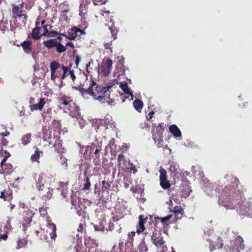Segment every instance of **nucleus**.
Instances as JSON below:
<instances>
[{"label":"nucleus","mask_w":252,"mask_h":252,"mask_svg":"<svg viewBox=\"0 0 252 252\" xmlns=\"http://www.w3.org/2000/svg\"><path fill=\"white\" fill-rule=\"evenodd\" d=\"M2 161L0 162V166L4 172L6 173L10 172L12 170V165L9 163L3 162L2 164Z\"/></svg>","instance_id":"nucleus-34"},{"label":"nucleus","mask_w":252,"mask_h":252,"mask_svg":"<svg viewBox=\"0 0 252 252\" xmlns=\"http://www.w3.org/2000/svg\"><path fill=\"white\" fill-rule=\"evenodd\" d=\"M8 23L7 22H4L3 21H1L0 22V30L5 31V29L7 28Z\"/></svg>","instance_id":"nucleus-56"},{"label":"nucleus","mask_w":252,"mask_h":252,"mask_svg":"<svg viewBox=\"0 0 252 252\" xmlns=\"http://www.w3.org/2000/svg\"><path fill=\"white\" fill-rule=\"evenodd\" d=\"M125 161V156L123 154H120L118 157V166L119 167H121L122 162Z\"/></svg>","instance_id":"nucleus-51"},{"label":"nucleus","mask_w":252,"mask_h":252,"mask_svg":"<svg viewBox=\"0 0 252 252\" xmlns=\"http://www.w3.org/2000/svg\"><path fill=\"white\" fill-rule=\"evenodd\" d=\"M69 74L72 81H74L76 79L74 71L72 69L71 70V69H69Z\"/></svg>","instance_id":"nucleus-58"},{"label":"nucleus","mask_w":252,"mask_h":252,"mask_svg":"<svg viewBox=\"0 0 252 252\" xmlns=\"http://www.w3.org/2000/svg\"><path fill=\"white\" fill-rule=\"evenodd\" d=\"M37 188L40 191V194L42 198L44 200H48L52 195V189L49 188L45 187L43 182V178L41 176H39L37 181Z\"/></svg>","instance_id":"nucleus-4"},{"label":"nucleus","mask_w":252,"mask_h":252,"mask_svg":"<svg viewBox=\"0 0 252 252\" xmlns=\"http://www.w3.org/2000/svg\"><path fill=\"white\" fill-rule=\"evenodd\" d=\"M24 2L19 5L12 4V17L15 19H19L21 25H25L28 20L27 12L23 10Z\"/></svg>","instance_id":"nucleus-3"},{"label":"nucleus","mask_w":252,"mask_h":252,"mask_svg":"<svg viewBox=\"0 0 252 252\" xmlns=\"http://www.w3.org/2000/svg\"><path fill=\"white\" fill-rule=\"evenodd\" d=\"M62 68L63 70V72L62 75L61 80H64L66 77H67L68 76V75H69V69L68 66H65L64 65H63Z\"/></svg>","instance_id":"nucleus-46"},{"label":"nucleus","mask_w":252,"mask_h":252,"mask_svg":"<svg viewBox=\"0 0 252 252\" xmlns=\"http://www.w3.org/2000/svg\"><path fill=\"white\" fill-rule=\"evenodd\" d=\"M105 221L104 220H100L98 224L94 225V228L95 230L104 231L105 230Z\"/></svg>","instance_id":"nucleus-37"},{"label":"nucleus","mask_w":252,"mask_h":252,"mask_svg":"<svg viewBox=\"0 0 252 252\" xmlns=\"http://www.w3.org/2000/svg\"><path fill=\"white\" fill-rule=\"evenodd\" d=\"M155 112L154 111H151L148 114V115L146 116V118L148 120L150 121L153 117V115H154Z\"/></svg>","instance_id":"nucleus-61"},{"label":"nucleus","mask_w":252,"mask_h":252,"mask_svg":"<svg viewBox=\"0 0 252 252\" xmlns=\"http://www.w3.org/2000/svg\"><path fill=\"white\" fill-rule=\"evenodd\" d=\"M60 159L62 162V165L64 166L65 168H67V159L65 157H64L62 156V154H61Z\"/></svg>","instance_id":"nucleus-55"},{"label":"nucleus","mask_w":252,"mask_h":252,"mask_svg":"<svg viewBox=\"0 0 252 252\" xmlns=\"http://www.w3.org/2000/svg\"><path fill=\"white\" fill-rule=\"evenodd\" d=\"M24 51L27 54L32 52V42L30 40H25L20 44Z\"/></svg>","instance_id":"nucleus-21"},{"label":"nucleus","mask_w":252,"mask_h":252,"mask_svg":"<svg viewBox=\"0 0 252 252\" xmlns=\"http://www.w3.org/2000/svg\"><path fill=\"white\" fill-rule=\"evenodd\" d=\"M151 239L153 243L156 246L157 249H162L163 252L167 251L163 237L158 230H155L153 232Z\"/></svg>","instance_id":"nucleus-6"},{"label":"nucleus","mask_w":252,"mask_h":252,"mask_svg":"<svg viewBox=\"0 0 252 252\" xmlns=\"http://www.w3.org/2000/svg\"><path fill=\"white\" fill-rule=\"evenodd\" d=\"M245 247L243 239L240 236H238L233 241L229 251L230 252H240Z\"/></svg>","instance_id":"nucleus-9"},{"label":"nucleus","mask_w":252,"mask_h":252,"mask_svg":"<svg viewBox=\"0 0 252 252\" xmlns=\"http://www.w3.org/2000/svg\"><path fill=\"white\" fill-rule=\"evenodd\" d=\"M59 9L62 13H67L69 11V4L65 2L61 3Z\"/></svg>","instance_id":"nucleus-41"},{"label":"nucleus","mask_w":252,"mask_h":252,"mask_svg":"<svg viewBox=\"0 0 252 252\" xmlns=\"http://www.w3.org/2000/svg\"><path fill=\"white\" fill-rule=\"evenodd\" d=\"M123 247V242L122 241H120L119 242L118 245H115L113 247L112 251L113 252H121Z\"/></svg>","instance_id":"nucleus-44"},{"label":"nucleus","mask_w":252,"mask_h":252,"mask_svg":"<svg viewBox=\"0 0 252 252\" xmlns=\"http://www.w3.org/2000/svg\"><path fill=\"white\" fill-rule=\"evenodd\" d=\"M235 189L231 186H226L224 189V191L228 194V195L233 196V194L235 193Z\"/></svg>","instance_id":"nucleus-40"},{"label":"nucleus","mask_w":252,"mask_h":252,"mask_svg":"<svg viewBox=\"0 0 252 252\" xmlns=\"http://www.w3.org/2000/svg\"><path fill=\"white\" fill-rule=\"evenodd\" d=\"M101 125H103L105 127V129L108 128L109 126H111L112 124L108 119H104L100 121Z\"/></svg>","instance_id":"nucleus-50"},{"label":"nucleus","mask_w":252,"mask_h":252,"mask_svg":"<svg viewBox=\"0 0 252 252\" xmlns=\"http://www.w3.org/2000/svg\"><path fill=\"white\" fill-rule=\"evenodd\" d=\"M40 154H42V152L40 151L38 148H35L34 154L31 156V160L32 162H36L39 163Z\"/></svg>","instance_id":"nucleus-27"},{"label":"nucleus","mask_w":252,"mask_h":252,"mask_svg":"<svg viewBox=\"0 0 252 252\" xmlns=\"http://www.w3.org/2000/svg\"><path fill=\"white\" fill-rule=\"evenodd\" d=\"M43 45L48 49L55 47V50L59 53H62L66 51V47L57 41V39L52 38L43 42Z\"/></svg>","instance_id":"nucleus-5"},{"label":"nucleus","mask_w":252,"mask_h":252,"mask_svg":"<svg viewBox=\"0 0 252 252\" xmlns=\"http://www.w3.org/2000/svg\"><path fill=\"white\" fill-rule=\"evenodd\" d=\"M120 87L124 93L127 95L126 97L128 98L129 96H131V99L132 100L133 98V95L132 93L130 91L129 88H128L127 84L126 82L121 84L120 85Z\"/></svg>","instance_id":"nucleus-26"},{"label":"nucleus","mask_w":252,"mask_h":252,"mask_svg":"<svg viewBox=\"0 0 252 252\" xmlns=\"http://www.w3.org/2000/svg\"><path fill=\"white\" fill-rule=\"evenodd\" d=\"M87 13V7L85 4L81 3L79 6V15L82 17H84Z\"/></svg>","instance_id":"nucleus-42"},{"label":"nucleus","mask_w":252,"mask_h":252,"mask_svg":"<svg viewBox=\"0 0 252 252\" xmlns=\"http://www.w3.org/2000/svg\"><path fill=\"white\" fill-rule=\"evenodd\" d=\"M75 209L76 211V213L79 216H84L86 213V209H87V207L86 206H75Z\"/></svg>","instance_id":"nucleus-36"},{"label":"nucleus","mask_w":252,"mask_h":252,"mask_svg":"<svg viewBox=\"0 0 252 252\" xmlns=\"http://www.w3.org/2000/svg\"><path fill=\"white\" fill-rule=\"evenodd\" d=\"M148 218L144 215H139L138 217V223L136 225V232L138 234L143 232L145 229V223L147 221Z\"/></svg>","instance_id":"nucleus-16"},{"label":"nucleus","mask_w":252,"mask_h":252,"mask_svg":"<svg viewBox=\"0 0 252 252\" xmlns=\"http://www.w3.org/2000/svg\"><path fill=\"white\" fill-rule=\"evenodd\" d=\"M80 61H81L80 57L78 55H76L75 56V64H76V66L77 67H78Z\"/></svg>","instance_id":"nucleus-60"},{"label":"nucleus","mask_w":252,"mask_h":252,"mask_svg":"<svg viewBox=\"0 0 252 252\" xmlns=\"http://www.w3.org/2000/svg\"><path fill=\"white\" fill-rule=\"evenodd\" d=\"M52 127L54 128L55 131H58L60 133L61 129V124L60 120L54 119L52 122Z\"/></svg>","instance_id":"nucleus-33"},{"label":"nucleus","mask_w":252,"mask_h":252,"mask_svg":"<svg viewBox=\"0 0 252 252\" xmlns=\"http://www.w3.org/2000/svg\"><path fill=\"white\" fill-rule=\"evenodd\" d=\"M59 103L63 106V110H65L66 107H68L74 102L72 98L69 96L63 95L59 97Z\"/></svg>","instance_id":"nucleus-17"},{"label":"nucleus","mask_w":252,"mask_h":252,"mask_svg":"<svg viewBox=\"0 0 252 252\" xmlns=\"http://www.w3.org/2000/svg\"><path fill=\"white\" fill-rule=\"evenodd\" d=\"M153 129H152V137L156 136H163V133L164 131L160 129L159 128L156 126V124H153L152 126Z\"/></svg>","instance_id":"nucleus-30"},{"label":"nucleus","mask_w":252,"mask_h":252,"mask_svg":"<svg viewBox=\"0 0 252 252\" xmlns=\"http://www.w3.org/2000/svg\"><path fill=\"white\" fill-rule=\"evenodd\" d=\"M87 225L85 221L81 222L77 228L78 233L76 234L77 239L79 240L81 239L84 236H85L86 234V228Z\"/></svg>","instance_id":"nucleus-18"},{"label":"nucleus","mask_w":252,"mask_h":252,"mask_svg":"<svg viewBox=\"0 0 252 252\" xmlns=\"http://www.w3.org/2000/svg\"><path fill=\"white\" fill-rule=\"evenodd\" d=\"M48 207L44 208V206H42L39 208V211L41 216L44 217L47 214V209Z\"/></svg>","instance_id":"nucleus-52"},{"label":"nucleus","mask_w":252,"mask_h":252,"mask_svg":"<svg viewBox=\"0 0 252 252\" xmlns=\"http://www.w3.org/2000/svg\"><path fill=\"white\" fill-rule=\"evenodd\" d=\"M111 188V183L105 180L102 181V190L109 192Z\"/></svg>","instance_id":"nucleus-43"},{"label":"nucleus","mask_w":252,"mask_h":252,"mask_svg":"<svg viewBox=\"0 0 252 252\" xmlns=\"http://www.w3.org/2000/svg\"><path fill=\"white\" fill-rule=\"evenodd\" d=\"M68 184L69 181L59 182L58 183L57 189L61 190L62 194L64 197H66L67 194Z\"/></svg>","instance_id":"nucleus-19"},{"label":"nucleus","mask_w":252,"mask_h":252,"mask_svg":"<svg viewBox=\"0 0 252 252\" xmlns=\"http://www.w3.org/2000/svg\"><path fill=\"white\" fill-rule=\"evenodd\" d=\"M239 213L240 215L249 216L252 215L250 209V206H239Z\"/></svg>","instance_id":"nucleus-24"},{"label":"nucleus","mask_w":252,"mask_h":252,"mask_svg":"<svg viewBox=\"0 0 252 252\" xmlns=\"http://www.w3.org/2000/svg\"><path fill=\"white\" fill-rule=\"evenodd\" d=\"M64 111L68 113L72 117L77 118L80 115L79 107L77 106L74 102L68 107H66Z\"/></svg>","instance_id":"nucleus-14"},{"label":"nucleus","mask_w":252,"mask_h":252,"mask_svg":"<svg viewBox=\"0 0 252 252\" xmlns=\"http://www.w3.org/2000/svg\"><path fill=\"white\" fill-rule=\"evenodd\" d=\"M85 33L81 29L76 27H72L68 32V36L65 34H61L63 35L66 36L70 40H74L78 37H80L81 35Z\"/></svg>","instance_id":"nucleus-13"},{"label":"nucleus","mask_w":252,"mask_h":252,"mask_svg":"<svg viewBox=\"0 0 252 252\" xmlns=\"http://www.w3.org/2000/svg\"><path fill=\"white\" fill-rule=\"evenodd\" d=\"M113 65V61L111 59H103L101 64L100 69L102 74L108 76L110 74Z\"/></svg>","instance_id":"nucleus-10"},{"label":"nucleus","mask_w":252,"mask_h":252,"mask_svg":"<svg viewBox=\"0 0 252 252\" xmlns=\"http://www.w3.org/2000/svg\"><path fill=\"white\" fill-rule=\"evenodd\" d=\"M40 27L41 28H44L43 32H48V27H49L50 28L51 27V26L46 24V21L45 20H42L40 22Z\"/></svg>","instance_id":"nucleus-49"},{"label":"nucleus","mask_w":252,"mask_h":252,"mask_svg":"<svg viewBox=\"0 0 252 252\" xmlns=\"http://www.w3.org/2000/svg\"><path fill=\"white\" fill-rule=\"evenodd\" d=\"M209 242V249L211 252L217 250L221 249L223 246V240L218 237L215 241L208 239Z\"/></svg>","instance_id":"nucleus-15"},{"label":"nucleus","mask_w":252,"mask_h":252,"mask_svg":"<svg viewBox=\"0 0 252 252\" xmlns=\"http://www.w3.org/2000/svg\"><path fill=\"white\" fill-rule=\"evenodd\" d=\"M110 22L111 23V25H109V29L111 33L112 36L113 37V40H114L117 38V35L118 32V30L116 28L113 22V20L112 19H110Z\"/></svg>","instance_id":"nucleus-25"},{"label":"nucleus","mask_w":252,"mask_h":252,"mask_svg":"<svg viewBox=\"0 0 252 252\" xmlns=\"http://www.w3.org/2000/svg\"><path fill=\"white\" fill-rule=\"evenodd\" d=\"M156 126L163 131H164L166 127V124H165L164 123H159L157 126Z\"/></svg>","instance_id":"nucleus-57"},{"label":"nucleus","mask_w":252,"mask_h":252,"mask_svg":"<svg viewBox=\"0 0 252 252\" xmlns=\"http://www.w3.org/2000/svg\"><path fill=\"white\" fill-rule=\"evenodd\" d=\"M7 238H8V236H7V233L1 235L0 236V239H2L5 241L7 240Z\"/></svg>","instance_id":"nucleus-63"},{"label":"nucleus","mask_w":252,"mask_h":252,"mask_svg":"<svg viewBox=\"0 0 252 252\" xmlns=\"http://www.w3.org/2000/svg\"><path fill=\"white\" fill-rule=\"evenodd\" d=\"M159 173L160 186L163 189H168L171 185L167 179L166 171L163 168H161L159 170Z\"/></svg>","instance_id":"nucleus-11"},{"label":"nucleus","mask_w":252,"mask_h":252,"mask_svg":"<svg viewBox=\"0 0 252 252\" xmlns=\"http://www.w3.org/2000/svg\"><path fill=\"white\" fill-rule=\"evenodd\" d=\"M59 34V32L57 31H49V29H48V32H43V36H46L48 37H53L55 36V35Z\"/></svg>","instance_id":"nucleus-47"},{"label":"nucleus","mask_w":252,"mask_h":252,"mask_svg":"<svg viewBox=\"0 0 252 252\" xmlns=\"http://www.w3.org/2000/svg\"><path fill=\"white\" fill-rule=\"evenodd\" d=\"M152 138L158 147L161 148L164 146V141L163 140V136H154V137H152Z\"/></svg>","instance_id":"nucleus-31"},{"label":"nucleus","mask_w":252,"mask_h":252,"mask_svg":"<svg viewBox=\"0 0 252 252\" xmlns=\"http://www.w3.org/2000/svg\"><path fill=\"white\" fill-rule=\"evenodd\" d=\"M101 150L102 149L101 146L99 145L96 146L95 145H92L90 148L91 152H93L94 151V155H97L98 153L100 152V151H101Z\"/></svg>","instance_id":"nucleus-48"},{"label":"nucleus","mask_w":252,"mask_h":252,"mask_svg":"<svg viewBox=\"0 0 252 252\" xmlns=\"http://www.w3.org/2000/svg\"><path fill=\"white\" fill-rule=\"evenodd\" d=\"M48 138L49 139V144L50 145L52 144L53 143L51 139H53L54 140L53 147L55 151H57L59 154H63L64 152V148L63 147V142L62 140L60 139V136L57 135L52 136L51 132H50V135Z\"/></svg>","instance_id":"nucleus-8"},{"label":"nucleus","mask_w":252,"mask_h":252,"mask_svg":"<svg viewBox=\"0 0 252 252\" xmlns=\"http://www.w3.org/2000/svg\"><path fill=\"white\" fill-rule=\"evenodd\" d=\"M108 0H93L94 5H100L105 4Z\"/></svg>","instance_id":"nucleus-54"},{"label":"nucleus","mask_w":252,"mask_h":252,"mask_svg":"<svg viewBox=\"0 0 252 252\" xmlns=\"http://www.w3.org/2000/svg\"><path fill=\"white\" fill-rule=\"evenodd\" d=\"M48 229H51L52 232L49 233L50 236L52 239H55V237L57 236L56 231V226L54 223H51L49 224Z\"/></svg>","instance_id":"nucleus-39"},{"label":"nucleus","mask_w":252,"mask_h":252,"mask_svg":"<svg viewBox=\"0 0 252 252\" xmlns=\"http://www.w3.org/2000/svg\"><path fill=\"white\" fill-rule=\"evenodd\" d=\"M136 232L131 231L128 233V239L129 241H132L135 235Z\"/></svg>","instance_id":"nucleus-59"},{"label":"nucleus","mask_w":252,"mask_h":252,"mask_svg":"<svg viewBox=\"0 0 252 252\" xmlns=\"http://www.w3.org/2000/svg\"><path fill=\"white\" fill-rule=\"evenodd\" d=\"M83 175L84 176V179L83 180V187L81 189V190L85 191L90 190L91 187V183L90 179L88 177V173L86 171L84 172Z\"/></svg>","instance_id":"nucleus-22"},{"label":"nucleus","mask_w":252,"mask_h":252,"mask_svg":"<svg viewBox=\"0 0 252 252\" xmlns=\"http://www.w3.org/2000/svg\"><path fill=\"white\" fill-rule=\"evenodd\" d=\"M133 105L134 108L140 112L143 106V103L140 99H136L133 101Z\"/></svg>","instance_id":"nucleus-35"},{"label":"nucleus","mask_w":252,"mask_h":252,"mask_svg":"<svg viewBox=\"0 0 252 252\" xmlns=\"http://www.w3.org/2000/svg\"><path fill=\"white\" fill-rule=\"evenodd\" d=\"M114 227V225L112 222H109V226H108V229L109 230L112 231L113 230Z\"/></svg>","instance_id":"nucleus-64"},{"label":"nucleus","mask_w":252,"mask_h":252,"mask_svg":"<svg viewBox=\"0 0 252 252\" xmlns=\"http://www.w3.org/2000/svg\"><path fill=\"white\" fill-rule=\"evenodd\" d=\"M52 108H48L45 109L41 113V116L44 122H48L51 120Z\"/></svg>","instance_id":"nucleus-23"},{"label":"nucleus","mask_w":252,"mask_h":252,"mask_svg":"<svg viewBox=\"0 0 252 252\" xmlns=\"http://www.w3.org/2000/svg\"><path fill=\"white\" fill-rule=\"evenodd\" d=\"M39 20L40 18H38L35 22V28L32 29V32L29 35L34 40H38L43 36V32H41V27H40Z\"/></svg>","instance_id":"nucleus-12"},{"label":"nucleus","mask_w":252,"mask_h":252,"mask_svg":"<svg viewBox=\"0 0 252 252\" xmlns=\"http://www.w3.org/2000/svg\"><path fill=\"white\" fill-rule=\"evenodd\" d=\"M111 90L110 86L103 87L98 85L91 77L90 80L86 78V80L82 84V87L79 89V91L84 98H88L87 95L89 94L101 103L106 102L111 104L113 102L110 97Z\"/></svg>","instance_id":"nucleus-1"},{"label":"nucleus","mask_w":252,"mask_h":252,"mask_svg":"<svg viewBox=\"0 0 252 252\" xmlns=\"http://www.w3.org/2000/svg\"><path fill=\"white\" fill-rule=\"evenodd\" d=\"M0 156L4 157L2 160V163L5 162L8 158L11 156L10 154L6 150L1 149L0 152Z\"/></svg>","instance_id":"nucleus-45"},{"label":"nucleus","mask_w":252,"mask_h":252,"mask_svg":"<svg viewBox=\"0 0 252 252\" xmlns=\"http://www.w3.org/2000/svg\"><path fill=\"white\" fill-rule=\"evenodd\" d=\"M169 131L175 137L181 136V132L178 126L175 125H172L169 127Z\"/></svg>","instance_id":"nucleus-28"},{"label":"nucleus","mask_w":252,"mask_h":252,"mask_svg":"<svg viewBox=\"0 0 252 252\" xmlns=\"http://www.w3.org/2000/svg\"><path fill=\"white\" fill-rule=\"evenodd\" d=\"M170 212L173 214L167 215L163 218L156 217V221L159 220L164 227H169L171 223H174L179 219H181L183 215V209L181 206H175L172 210L170 208Z\"/></svg>","instance_id":"nucleus-2"},{"label":"nucleus","mask_w":252,"mask_h":252,"mask_svg":"<svg viewBox=\"0 0 252 252\" xmlns=\"http://www.w3.org/2000/svg\"><path fill=\"white\" fill-rule=\"evenodd\" d=\"M182 196L187 197L190 195L192 190L188 185H183L182 188Z\"/></svg>","instance_id":"nucleus-32"},{"label":"nucleus","mask_w":252,"mask_h":252,"mask_svg":"<svg viewBox=\"0 0 252 252\" xmlns=\"http://www.w3.org/2000/svg\"><path fill=\"white\" fill-rule=\"evenodd\" d=\"M115 212H113V214H115L117 217L122 218L124 216V212L126 209L124 208V206H115Z\"/></svg>","instance_id":"nucleus-29"},{"label":"nucleus","mask_w":252,"mask_h":252,"mask_svg":"<svg viewBox=\"0 0 252 252\" xmlns=\"http://www.w3.org/2000/svg\"><path fill=\"white\" fill-rule=\"evenodd\" d=\"M63 65L55 61H53L50 63L51 79L52 81H54L56 78H60L61 79L63 72V70L62 68Z\"/></svg>","instance_id":"nucleus-7"},{"label":"nucleus","mask_w":252,"mask_h":252,"mask_svg":"<svg viewBox=\"0 0 252 252\" xmlns=\"http://www.w3.org/2000/svg\"><path fill=\"white\" fill-rule=\"evenodd\" d=\"M139 250L140 252H146L148 249L144 243H141L139 246Z\"/></svg>","instance_id":"nucleus-53"},{"label":"nucleus","mask_w":252,"mask_h":252,"mask_svg":"<svg viewBox=\"0 0 252 252\" xmlns=\"http://www.w3.org/2000/svg\"><path fill=\"white\" fill-rule=\"evenodd\" d=\"M112 40L110 41V42H108L107 43H104V46L106 49H110L112 51L111 46L112 45Z\"/></svg>","instance_id":"nucleus-62"},{"label":"nucleus","mask_w":252,"mask_h":252,"mask_svg":"<svg viewBox=\"0 0 252 252\" xmlns=\"http://www.w3.org/2000/svg\"><path fill=\"white\" fill-rule=\"evenodd\" d=\"M45 104V100L43 98H40L36 104H32L30 105V109L32 111L34 110H41L44 105Z\"/></svg>","instance_id":"nucleus-20"},{"label":"nucleus","mask_w":252,"mask_h":252,"mask_svg":"<svg viewBox=\"0 0 252 252\" xmlns=\"http://www.w3.org/2000/svg\"><path fill=\"white\" fill-rule=\"evenodd\" d=\"M31 136L32 135L31 133H27L23 135L21 139L22 144L26 146L30 143L31 141Z\"/></svg>","instance_id":"nucleus-38"}]
</instances>
